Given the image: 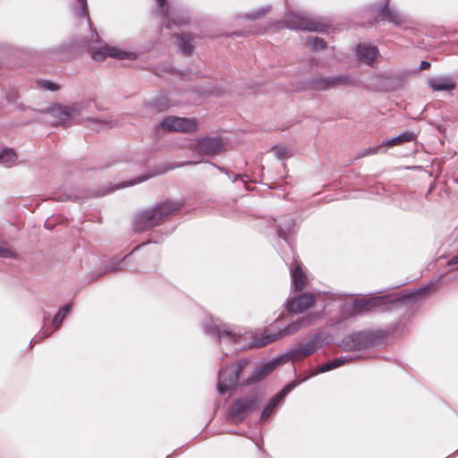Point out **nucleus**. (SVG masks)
<instances>
[{"instance_id":"obj_1","label":"nucleus","mask_w":458,"mask_h":458,"mask_svg":"<svg viewBox=\"0 0 458 458\" xmlns=\"http://www.w3.org/2000/svg\"><path fill=\"white\" fill-rule=\"evenodd\" d=\"M180 209L178 202L167 201L160 206L137 215L134 226L137 231H144L158 225L162 219L173 215Z\"/></svg>"},{"instance_id":"obj_2","label":"nucleus","mask_w":458,"mask_h":458,"mask_svg":"<svg viewBox=\"0 0 458 458\" xmlns=\"http://www.w3.org/2000/svg\"><path fill=\"white\" fill-rule=\"evenodd\" d=\"M82 109L83 106L81 103H73L70 106L55 105L47 111L50 117L48 122L54 126L66 125L78 118Z\"/></svg>"},{"instance_id":"obj_3","label":"nucleus","mask_w":458,"mask_h":458,"mask_svg":"<svg viewBox=\"0 0 458 458\" xmlns=\"http://www.w3.org/2000/svg\"><path fill=\"white\" fill-rule=\"evenodd\" d=\"M285 27L293 30H306L310 31H324L327 28L318 18L304 13H291L284 18Z\"/></svg>"},{"instance_id":"obj_4","label":"nucleus","mask_w":458,"mask_h":458,"mask_svg":"<svg viewBox=\"0 0 458 458\" xmlns=\"http://www.w3.org/2000/svg\"><path fill=\"white\" fill-rule=\"evenodd\" d=\"M246 364L247 360H243L236 364H232L231 366L220 369L217 383L219 393L225 394L231 392L236 387L240 372Z\"/></svg>"},{"instance_id":"obj_5","label":"nucleus","mask_w":458,"mask_h":458,"mask_svg":"<svg viewBox=\"0 0 458 458\" xmlns=\"http://www.w3.org/2000/svg\"><path fill=\"white\" fill-rule=\"evenodd\" d=\"M159 128L165 131L192 132L198 129L195 118L167 116L159 123Z\"/></svg>"},{"instance_id":"obj_6","label":"nucleus","mask_w":458,"mask_h":458,"mask_svg":"<svg viewBox=\"0 0 458 458\" xmlns=\"http://www.w3.org/2000/svg\"><path fill=\"white\" fill-rule=\"evenodd\" d=\"M91 56L96 61H103L106 57L119 60H135L138 55L134 52L126 51L117 47H111L106 44L91 49Z\"/></svg>"},{"instance_id":"obj_7","label":"nucleus","mask_w":458,"mask_h":458,"mask_svg":"<svg viewBox=\"0 0 458 458\" xmlns=\"http://www.w3.org/2000/svg\"><path fill=\"white\" fill-rule=\"evenodd\" d=\"M318 315L310 313L305 317L301 318L297 321L290 324L288 327L284 328L278 335H267L263 339L259 341V343L256 344V346H264L276 341L279 336H286L291 335L298 332L302 327H309L313 323V321L317 318Z\"/></svg>"},{"instance_id":"obj_8","label":"nucleus","mask_w":458,"mask_h":458,"mask_svg":"<svg viewBox=\"0 0 458 458\" xmlns=\"http://www.w3.org/2000/svg\"><path fill=\"white\" fill-rule=\"evenodd\" d=\"M353 84L354 81L349 74H339L316 79L312 81L311 87L316 90H327L339 86H351Z\"/></svg>"},{"instance_id":"obj_9","label":"nucleus","mask_w":458,"mask_h":458,"mask_svg":"<svg viewBox=\"0 0 458 458\" xmlns=\"http://www.w3.org/2000/svg\"><path fill=\"white\" fill-rule=\"evenodd\" d=\"M258 402L254 398H243L235 402L230 411V417L239 422L243 420L249 411L255 409Z\"/></svg>"},{"instance_id":"obj_10","label":"nucleus","mask_w":458,"mask_h":458,"mask_svg":"<svg viewBox=\"0 0 458 458\" xmlns=\"http://www.w3.org/2000/svg\"><path fill=\"white\" fill-rule=\"evenodd\" d=\"M191 148L199 154L214 155L220 153L224 148V145L218 138H203L198 142L192 143Z\"/></svg>"},{"instance_id":"obj_11","label":"nucleus","mask_w":458,"mask_h":458,"mask_svg":"<svg viewBox=\"0 0 458 458\" xmlns=\"http://www.w3.org/2000/svg\"><path fill=\"white\" fill-rule=\"evenodd\" d=\"M315 301V295L311 293L301 294L288 302V310L293 313H302L311 308Z\"/></svg>"},{"instance_id":"obj_12","label":"nucleus","mask_w":458,"mask_h":458,"mask_svg":"<svg viewBox=\"0 0 458 458\" xmlns=\"http://www.w3.org/2000/svg\"><path fill=\"white\" fill-rule=\"evenodd\" d=\"M320 335H317L309 342L301 344L300 347L293 351L291 353L293 360H297L302 357H307L315 352L319 347L322 346V343L319 341Z\"/></svg>"},{"instance_id":"obj_13","label":"nucleus","mask_w":458,"mask_h":458,"mask_svg":"<svg viewBox=\"0 0 458 458\" xmlns=\"http://www.w3.org/2000/svg\"><path fill=\"white\" fill-rule=\"evenodd\" d=\"M428 85L434 91H452L456 82L450 76H435L428 80Z\"/></svg>"},{"instance_id":"obj_14","label":"nucleus","mask_w":458,"mask_h":458,"mask_svg":"<svg viewBox=\"0 0 458 458\" xmlns=\"http://www.w3.org/2000/svg\"><path fill=\"white\" fill-rule=\"evenodd\" d=\"M298 383L292 382L286 385L277 394H276L265 407L261 414V420H267L273 412L274 409L277 406L280 401L290 393Z\"/></svg>"},{"instance_id":"obj_15","label":"nucleus","mask_w":458,"mask_h":458,"mask_svg":"<svg viewBox=\"0 0 458 458\" xmlns=\"http://www.w3.org/2000/svg\"><path fill=\"white\" fill-rule=\"evenodd\" d=\"M212 330L216 334L217 337L221 341H227L230 343H236L238 339L242 335L241 332L232 330L225 324L214 323Z\"/></svg>"},{"instance_id":"obj_16","label":"nucleus","mask_w":458,"mask_h":458,"mask_svg":"<svg viewBox=\"0 0 458 458\" xmlns=\"http://www.w3.org/2000/svg\"><path fill=\"white\" fill-rule=\"evenodd\" d=\"M385 297H369L357 299L352 302V306L355 312L369 310L375 307L385 304Z\"/></svg>"},{"instance_id":"obj_17","label":"nucleus","mask_w":458,"mask_h":458,"mask_svg":"<svg viewBox=\"0 0 458 458\" xmlns=\"http://www.w3.org/2000/svg\"><path fill=\"white\" fill-rule=\"evenodd\" d=\"M357 55L360 60L371 64L377 57L378 51L375 47L359 45L357 47Z\"/></svg>"},{"instance_id":"obj_18","label":"nucleus","mask_w":458,"mask_h":458,"mask_svg":"<svg viewBox=\"0 0 458 458\" xmlns=\"http://www.w3.org/2000/svg\"><path fill=\"white\" fill-rule=\"evenodd\" d=\"M292 284L296 291H301L306 284L307 276L301 267L297 265L291 273Z\"/></svg>"},{"instance_id":"obj_19","label":"nucleus","mask_w":458,"mask_h":458,"mask_svg":"<svg viewBox=\"0 0 458 458\" xmlns=\"http://www.w3.org/2000/svg\"><path fill=\"white\" fill-rule=\"evenodd\" d=\"M414 139V134L412 132H403L387 141H386L383 145L379 146L376 150H373L372 153H376L380 151L384 147H393L396 145H401L403 142L411 141Z\"/></svg>"},{"instance_id":"obj_20","label":"nucleus","mask_w":458,"mask_h":458,"mask_svg":"<svg viewBox=\"0 0 458 458\" xmlns=\"http://www.w3.org/2000/svg\"><path fill=\"white\" fill-rule=\"evenodd\" d=\"M383 20H387L393 23L403 26L406 22L405 17L397 11L390 10L386 7L381 13Z\"/></svg>"},{"instance_id":"obj_21","label":"nucleus","mask_w":458,"mask_h":458,"mask_svg":"<svg viewBox=\"0 0 458 458\" xmlns=\"http://www.w3.org/2000/svg\"><path fill=\"white\" fill-rule=\"evenodd\" d=\"M278 364L277 360L267 362L259 367L253 374L251 381H258L267 376Z\"/></svg>"},{"instance_id":"obj_22","label":"nucleus","mask_w":458,"mask_h":458,"mask_svg":"<svg viewBox=\"0 0 458 458\" xmlns=\"http://www.w3.org/2000/svg\"><path fill=\"white\" fill-rule=\"evenodd\" d=\"M17 154L11 148L0 151V164L4 166H12L17 163Z\"/></svg>"},{"instance_id":"obj_23","label":"nucleus","mask_w":458,"mask_h":458,"mask_svg":"<svg viewBox=\"0 0 458 458\" xmlns=\"http://www.w3.org/2000/svg\"><path fill=\"white\" fill-rule=\"evenodd\" d=\"M350 360H352V358L340 357V358L335 359V360L328 361V362L323 364L322 366H320L318 369V372L324 373V372L329 371L331 369H336V368L344 365L345 362H347Z\"/></svg>"},{"instance_id":"obj_24","label":"nucleus","mask_w":458,"mask_h":458,"mask_svg":"<svg viewBox=\"0 0 458 458\" xmlns=\"http://www.w3.org/2000/svg\"><path fill=\"white\" fill-rule=\"evenodd\" d=\"M177 38L182 52L185 55H191L193 50L192 37L191 35H179Z\"/></svg>"},{"instance_id":"obj_25","label":"nucleus","mask_w":458,"mask_h":458,"mask_svg":"<svg viewBox=\"0 0 458 458\" xmlns=\"http://www.w3.org/2000/svg\"><path fill=\"white\" fill-rule=\"evenodd\" d=\"M72 309L71 304L64 305L60 309V310L57 312V314L55 316L53 319V325L55 327V328H58L63 320L65 318L66 315L70 312Z\"/></svg>"},{"instance_id":"obj_26","label":"nucleus","mask_w":458,"mask_h":458,"mask_svg":"<svg viewBox=\"0 0 458 458\" xmlns=\"http://www.w3.org/2000/svg\"><path fill=\"white\" fill-rule=\"evenodd\" d=\"M0 258L17 259L18 254L8 245V243L0 242Z\"/></svg>"},{"instance_id":"obj_27","label":"nucleus","mask_w":458,"mask_h":458,"mask_svg":"<svg viewBox=\"0 0 458 458\" xmlns=\"http://www.w3.org/2000/svg\"><path fill=\"white\" fill-rule=\"evenodd\" d=\"M308 45L316 50L324 49L326 47V42L318 37H310L308 38Z\"/></svg>"},{"instance_id":"obj_28","label":"nucleus","mask_w":458,"mask_h":458,"mask_svg":"<svg viewBox=\"0 0 458 458\" xmlns=\"http://www.w3.org/2000/svg\"><path fill=\"white\" fill-rule=\"evenodd\" d=\"M277 158H284L290 156V150L284 146H276L272 150Z\"/></svg>"},{"instance_id":"obj_29","label":"nucleus","mask_w":458,"mask_h":458,"mask_svg":"<svg viewBox=\"0 0 458 458\" xmlns=\"http://www.w3.org/2000/svg\"><path fill=\"white\" fill-rule=\"evenodd\" d=\"M39 85L41 86V88L47 90L55 91L59 89V86L50 81H42L39 82Z\"/></svg>"},{"instance_id":"obj_30","label":"nucleus","mask_w":458,"mask_h":458,"mask_svg":"<svg viewBox=\"0 0 458 458\" xmlns=\"http://www.w3.org/2000/svg\"><path fill=\"white\" fill-rule=\"evenodd\" d=\"M268 11H269V8L264 7L256 13H251L248 14L247 17L250 19H258V18H260L263 15H265Z\"/></svg>"},{"instance_id":"obj_31","label":"nucleus","mask_w":458,"mask_h":458,"mask_svg":"<svg viewBox=\"0 0 458 458\" xmlns=\"http://www.w3.org/2000/svg\"><path fill=\"white\" fill-rule=\"evenodd\" d=\"M447 265L449 267H453V268L450 269V271H456V270H458V255L454 256L453 258H451L448 260Z\"/></svg>"},{"instance_id":"obj_32","label":"nucleus","mask_w":458,"mask_h":458,"mask_svg":"<svg viewBox=\"0 0 458 458\" xmlns=\"http://www.w3.org/2000/svg\"><path fill=\"white\" fill-rule=\"evenodd\" d=\"M148 178V176L138 177L136 180L123 182L120 187L131 186V185H134L136 183H140V182H141L143 181H146Z\"/></svg>"},{"instance_id":"obj_33","label":"nucleus","mask_w":458,"mask_h":458,"mask_svg":"<svg viewBox=\"0 0 458 458\" xmlns=\"http://www.w3.org/2000/svg\"><path fill=\"white\" fill-rule=\"evenodd\" d=\"M159 7H160V11L162 13L163 15H169L168 14V8L167 6L165 5V0H157Z\"/></svg>"},{"instance_id":"obj_34","label":"nucleus","mask_w":458,"mask_h":458,"mask_svg":"<svg viewBox=\"0 0 458 458\" xmlns=\"http://www.w3.org/2000/svg\"><path fill=\"white\" fill-rule=\"evenodd\" d=\"M80 4H81V6H80V8H78L76 13L78 15L83 16L86 14V4L83 1H81L80 3Z\"/></svg>"},{"instance_id":"obj_35","label":"nucleus","mask_w":458,"mask_h":458,"mask_svg":"<svg viewBox=\"0 0 458 458\" xmlns=\"http://www.w3.org/2000/svg\"><path fill=\"white\" fill-rule=\"evenodd\" d=\"M428 288L429 287L420 288L416 293H412L410 297L415 298V297L420 296V295L424 294L428 290Z\"/></svg>"},{"instance_id":"obj_36","label":"nucleus","mask_w":458,"mask_h":458,"mask_svg":"<svg viewBox=\"0 0 458 458\" xmlns=\"http://www.w3.org/2000/svg\"><path fill=\"white\" fill-rule=\"evenodd\" d=\"M349 340H352V337L351 338H347L344 342V346L347 347V348H356L357 347V344H349Z\"/></svg>"},{"instance_id":"obj_37","label":"nucleus","mask_w":458,"mask_h":458,"mask_svg":"<svg viewBox=\"0 0 458 458\" xmlns=\"http://www.w3.org/2000/svg\"><path fill=\"white\" fill-rule=\"evenodd\" d=\"M430 67V64L427 61H422L420 64V70H427Z\"/></svg>"},{"instance_id":"obj_38","label":"nucleus","mask_w":458,"mask_h":458,"mask_svg":"<svg viewBox=\"0 0 458 458\" xmlns=\"http://www.w3.org/2000/svg\"><path fill=\"white\" fill-rule=\"evenodd\" d=\"M278 234H279V236H280V237H284L283 229H280V230L278 231Z\"/></svg>"},{"instance_id":"obj_39","label":"nucleus","mask_w":458,"mask_h":458,"mask_svg":"<svg viewBox=\"0 0 458 458\" xmlns=\"http://www.w3.org/2000/svg\"><path fill=\"white\" fill-rule=\"evenodd\" d=\"M174 21V23H177V21ZM184 22H185V21H184V20H182V21H178V24H182V23H184Z\"/></svg>"},{"instance_id":"obj_40","label":"nucleus","mask_w":458,"mask_h":458,"mask_svg":"<svg viewBox=\"0 0 458 458\" xmlns=\"http://www.w3.org/2000/svg\"><path fill=\"white\" fill-rule=\"evenodd\" d=\"M99 124H100L101 126H105L106 123H104V122H102V123H99Z\"/></svg>"}]
</instances>
